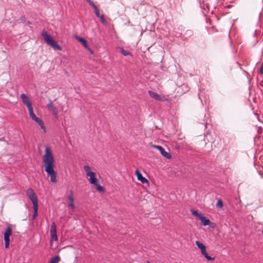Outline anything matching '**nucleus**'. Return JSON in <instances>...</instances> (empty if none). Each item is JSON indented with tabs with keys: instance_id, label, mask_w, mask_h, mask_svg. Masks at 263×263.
Returning <instances> with one entry per match:
<instances>
[{
	"instance_id": "nucleus-1",
	"label": "nucleus",
	"mask_w": 263,
	"mask_h": 263,
	"mask_svg": "<svg viewBox=\"0 0 263 263\" xmlns=\"http://www.w3.org/2000/svg\"><path fill=\"white\" fill-rule=\"evenodd\" d=\"M45 153L43 156V163L45 171L48 177H50V181L55 183L57 180V173L54 170V159L51 149L48 146H45Z\"/></svg>"
},
{
	"instance_id": "nucleus-2",
	"label": "nucleus",
	"mask_w": 263,
	"mask_h": 263,
	"mask_svg": "<svg viewBox=\"0 0 263 263\" xmlns=\"http://www.w3.org/2000/svg\"><path fill=\"white\" fill-rule=\"evenodd\" d=\"M43 36L45 42L54 50H58L61 51L62 48V47L59 45L51 36V35L47 33V31L43 30L41 33Z\"/></svg>"
},
{
	"instance_id": "nucleus-3",
	"label": "nucleus",
	"mask_w": 263,
	"mask_h": 263,
	"mask_svg": "<svg viewBox=\"0 0 263 263\" xmlns=\"http://www.w3.org/2000/svg\"><path fill=\"white\" fill-rule=\"evenodd\" d=\"M26 194L31 201L33 206L38 205V199L34 191L31 189H28L26 191Z\"/></svg>"
},
{
	"instance_id": "nucleus-4",
	"label": "nucleus",
	"mask_w": 263,
	"mask_h": 263,
	"mask_svg": "<svg viewBox=\"0 0 263 263\" xmlns=\"http://www.w3.org/2000/svg\"><path fill=\"white\" fill-rule=\"evenodd\" d=\"M28 111L30 117L36 123H37L40 126L42 129L45 130V128L44 126L43 122L40 118H39L37 117H36L35 115L33 112V107L31 108H29V109H28Z\"/></svg>"
},
{
	"instance_id": "nucleus-5",
	"label": "nucleus",
	"mask_w": 263,
	"mask_h": 263,
	"mask_svg": "<svg viewBox=\"0 0 263 263\" xmlns=\"http://www.w3.org/2000/svg\"><path fill=\"white\" fill-rule=\"evenodd\" d=\"M50 233L51 236L50 242L51 241H57L58 238L57 234L56 224L54 222H52L51 223Z\"/></svg>"
},
{
	"instance_id": "nucleus-6",
	"label": "nucleus",
	"mask_w": 263,
	"mask_h": 263,
	"mask_svg": "<svg viewBox=\"0 0 263 263\" xmlns=\"http://www.w3.org/2000/svg\"><path fill=\"white\" fill-rule=\"evenodd\" d=\"M148 92L149 96L156 101H164L165 100L164 97L159 95L154 91L149 90Z\"/></svg>"
},
{
	"instance_id": "nucleus-7",
	"label": "nucleus",
	"mask_w": 263,
	"mask_h": 263,
	"mask_svg": "<svg viewBox=\"0 0 263 263\" xmlns=\"http://www.w3.org/2000/svg\"><path fill=\"white\" fill-rule=\"evenodd\" d=\"M21 98L22 99L24 104L27 106L28 109L32 108V103L30 101L29 99L25 93H22L21 95Z\"/></svg>"
},
{
	"instance_id": "nucleus-8",
	"label": "nucleus",
	"mask_w": 263,
	"mask_h": 263,
	"mask_svg": "<svg viewBox=\"0 0 263 263\" xmlns=\"http://www.w3.org/2000/svg\"><path fill=\"white\" fill-rule=\"evenodd\" d=\"M153 147L159 150L161 154L165 158L167 159H171L172 158V156L171 154L167 152H166L165 149L160 145H154Z\"/></svg>"
},
{
	"instance_id": "nucleus-9",
	"label": "nucleus",
	"mask_w": 263,
	"mask_h": 263,
	"mask_svg": "<svg viewBox=\"0 0 263 263\" xmlns=\"http://www.w3.org/2000/svg\"><path fill=\"white\" fill-rule=\"evenodd\" d=\"M89 181L91 184H93L96 187L98 191L101 192H104V188L98 183V180L96 178L91 179Z\"/></svg>"
},
{
	"instance_id": "nucleus-10",
	"label": "nucleus",
	"mask_w": 263,
	"mask_h": 263,
	"mask_svg": "<svg viewBox=\"0 0 263 263\" xmlns=\"http://www.w3.org/2000/svg\"><path fill=\"white\" fill-rule=\"evenodd\" d=\"M12 234V228H11V225L9 224L6 229V232L4 233V240H10L9 237Z\"/></svg>"
},
{
	"instance_id": "nucleus-11",
	"label": "nucleus",
	"mask_w": 263,
	"mask_h": 263,
	"mask_svg": "<svg viewBox=\"0 0 263 263\" xmlns=\"http://www.w3.org/2000/svg\"><path fill=\"white\" fill-rule=\"evenodd\" d=\"M135 174L137 177V179L140 181L142 183H145L148 182L147 179L144 177L138 170H136Z\"/></svg>"
},
{
	"instance_id": "nucleus-12",
	"label": "nucleus",
	"mask_w": 263,
	"mask_h": 263,
	"mask_svg": "<svg viewBox=\"0 0 263 263\" xmlns=\"http://www.w3.org/2000/svg\"><path fill=\"white\" fill-rule=\"evenodd\" d=\"M67 199L69 200V203L68 204V206L70 207L72 210H74L75 208L74 205V199L73 197V192L72 191H70V195L68 196Z\"/></svg>"
},
{
	"instance_id": "nucleus-13",
	"label": "nucleus",
	"mask_w": 263,
	"mask_h": 263,
	"mask_svg": "<svg viewBox=\"0 0 263 263\" xmlns=\"http://www.w3.org/2000/svg\"><path fill=\"white\" fill-rule=\"evenodd\" d=\"M75 39L77 40H78L79 42L81 43L85 48H88V46L87 45V42L84 39L80 37L78 35H76Z\"/></svg>"
},
{
	"instance_id": "nucleus-14",
	"label": "nucleus",
	"mask_w": 263,
	"mask_h": 263,
	"mask_svg": "<svg viewBox=\"0 0 263 263\" xmlns=\"http://www.w3.org/2000/svg\"><path fill=\"white\" fill-rule=\"evenodd\" d=\"M199 219L201 220V222L203 226H208L210 223V220L202 215L200 217H199Z\"/></svg>"
},
{
	"instance_id": "nucleus-15",
	"label": "nucleus",
	"mask_w": 263,
	"mask_h": 263,
	"mask_svg": "<svg viewBox=\"0 0 263 263\" xmlns=\"http://www.w3.org/2000/svg\"><path fill=\"white\" fill-rule=\"evenodd\" d=\"M196 244L197 246V247L199 248V249H200L201 254L203 253H204V252L206 251V247L204 244L200 242L199 241L197 240L196 241Z\"/></svg>"
},
{
	"instance_id": "nucleus-16",
	"label": "nucleus",
	"mask_w": 263,
	"mask_h": 263,
	"mask_svg": "<svg viewBox=\"0 0 263 263\" xmlns=\"http://www.w3.org/2000/svg\"><path fill=\"white\" fill-rule=\"evenodd\" d=\"M47 107L49 110H51L54 115L57 114V108L53 105V103L50 101V103L47 105Z\"/></svg>"
},
{
	"instance_id": "nucleus-17",
	"label": "nucleus",
	"mask_w": 263,
	"mask_h": 263,
	"mask_svg": "<svg viewBox=\"0 0 263 263\" xmlns=\"http://www.w3.org/2000/svg\"><path fill=\"white\" fill-rule=\"evenodd\" d=\"M60 260V257L59 255H57L54 257L51 258L48 263H59Z\"/></svg>"
},
{
	"instance_id": "nucleus-18",
	"label": "nucleus",
	"mask_w": 263,
	"mask_h": 263,
	"mask_svg": "<svg viewBox=\"0 0 263 263\" xmlns=\"http://www.w3.org/2000/svg\"><path fill=\"white\" fill-rule=\"evenodd\" d=\"M120 52L124 56L132 55L131 53L129 51L124 50L122 47L120 48Z\"/></svg>"
},
{
	"instance_id": "nucleus-19",
	"label": "nucleus",
	"mask_w": 263,
	"mask_h": 263,
	"mask_svg": "<svg viewBox=\"0 0 263 263\" xmlns=\"http://www.w3.org/2000/svg\"><path fill=\"white\" fill-rule=\"evenodd\" d=\"M202 254L208 260L212 261V260H215V257H212L209 256V254L207 253L206 251L205 252H204V253H203Z\"/></svg>"
},
{
	"instance_id": "nucleus-20",
	"label": "nucleus",
	"mask_w": 263,
	"mask_h": 263,
	"mask_svg": "<svg viewBox=\"0 0 263 263\" xmlns=\"http://www.w3.org/2000/svg\"><path fill=\"white\" fill-rule=\"evenodd\" d=\"M202 254L208 260L212 261V260H215V257H212L209 256V254L207 253L206 251L205 252H204V253H203Z\"/></svg>"
},
{
	"instance_id": "nucleus-21",
	"label": "nucleus",
	"mask_w": 263,
	"mask_h": 263,
	"mask_svg": "<svg viewBox=\"0 0 263 263\" xmlns=\"http://www.w3.org/2000/svg\"><path fill=\"white\" fill-rule=\"evenodd\" d=\"M33 209L34 212L32 216V219H34L36 218V217L37 215L38 205L33 206Z\"/></svg>"
},
{
	"instance_id": "nucleus-22",
	"label": "nucleus",
	"mask_w": 263,
	"mask_h": 263,
	"mask_svg": "<svg viewBox=\"0 0 263 263\" xmlns=\"http://www.w3.org/2000/svg\"><path fill=\"white\" fill-rule=\"evenodd\" d=\"M191 212L193 215L197 217L198 219L200 216H201L202 214L198 213L197 211H195L194 210H191Z\"/></svg>"
},
{
	"instance_id": "nucleus-23",
	"label": "nucleus",
	"mask_w": 263,
	"mask_h": 263,
	"mask_svg": "<svg viewBox=\"0 0 263 263\" xmlns=\"http://www.w3.org/2000/svg\"><path fill=\"white\" fill-rule=\"evenodd\" d=\"M223 206V202L221 200L219 199L216 204V207L222 208Z\"/></svg>"
},
{
	"instance_id": "nucleus-24",
	"label": "nucleus",
	"mask_w": 263,
	"mask_h": 263,
	"mask_svg": "<svg viewBox=\"0 0 263 263\" xmlns=\"http://www.w3.org/2000/svg\"><path fill=\"white\" fill-rule=\"evenodd\" d=\"M94 9V13L97 17L100 16L101 14L100 13L99 9L97 7H95Z\"/></svg>"
},
{
	"instance_id": "nucleus-25",
	"label": "nucleus",
	"mask_w": 263,
	"mask_h": 263,
	"mask_svg": "<svg viewBox=\"0 0 263 263\" xmlns=\"http://www.w3.org/2000/svg\"><path fill=\"white\" fill-rule=\"evenodd\" d=\"M98 17L100 18V21L101 22V23L103 24H105L106 23V21L105 20V19L104 18V15L103 14H101L100 16H99Z\"/></svg>"
},
{
	"instance_id": "nucleus-26",
	"label": "nucleus",
	"mask_w": 263,
	"mask_h": 263,
	"mask_svg": "<svg viewBox=\"0 0 263 263\" xmlns=\"http://www.w3.org/2000/svg\"><path fill=\"white\" fill-rule=\"evenodd\" d=\"M86 2L91 6L93 8H95L97 6L95 5L93 2L91 0H86Z\"/></svg>"
},
{
	"instance_id": "nucleus-27",
	"label": "nucleus",
	"mask_w": 263,
	"mask_h": 263,
	"mask_svg": "<svg viewBox=\"0 0 263 263\" xmlns=\"http://www.w3.org/2000/svg\"><path fill=\"white\" fill-rule=\"evenodd\" d=\"M84 169L85 171L86 172V174H87V172H90V167L88 165H85L84 166Z\"/></svg>"
},
{
	"instance_id": "nucleus-28",
	"label": "nucleus",
	"mask_w": 263,
	"mask_h": 263,
	"mask_svg": "<svg viewBox=\"0 0 263 263\" xmlns=\"http://www.w3.org/2000/svg\"><path fill=\"white\" fill-rule=\"evenodd\" d=\"M5 241V247L6 248H9L10 240H4Z\"/></svg>"
},
{
	"instance_id": "nucleus-29",
	"label": "nucleus",
	"mask_w": 263,
	"mask_h": 263,
	"mask_svg": "<svg viewBox=\"0 0 263 263\" xmlns=\"http://www.w3.org/2000/svg\"><path fill=\"white\" fill-rule=\"evenodd\" d=\"M87 175L88 177H90L91 176L96 175V174H95V173L90 171V172H87Z\"/></svg>"
},
{
	"instance_id": "nucleus-30",
	"label": "nucleus",
	"mask_w": 263,
	"mask_h": 263,
	"mask_svg": "<svg viewBox=\"0 0 263 263\" xmlns=\"http://www.w3.org/2000/svg\"><path fill=\"white\" fill-rule=\"evenodd\" d=\"M259 72L260 74H263V62L261 64Z\"/></svg>"
},
{
	"instance_id": "nucleus-31",
	"label": "nucleus",
	"mask_w": 263,
	"mask_h": 263,
	"mask_svg": "<svg viewBox=\"0 0 263 263\" xmlns=\"http://www.w3.org/2000/svg\"><path fill=\"white\" fill-rule=\"evenodd\" d=\"M95 178H96V175L91 176L89 177V180H90L92 179Z\"/></svg>"
},
{
	"instance_id": "nucleus-32",
	"label": "nucleus",
	"mask_w": 263,
	"mask_h": 263,
	"mask_svg": "<svg viewBox=\"0 0 263 263\" xmlns=\"http://www.w3.org/2000/svg\"><path fill=\"white\" fill-rule=\"evenodd\" d=\"M87 49H88L89 50V51L90 52V53L92 54L93 53V51L92 50L89 48V47L88 46V48H86Z\"/></svg>"
},
{
	"instance_id": "nucleus-33",
	"label": "nucleus",
	"mask_w": 263,
	"mask_h": 263,
	"mask_svg": "<svg viewBox=\"0 0 263 263\" xmlns=\"http://www.w3.org/2000/svg\"><path fill=\"white\" fill-rule=\"evenodd\" d=\"M227 7L228 8H230L231 7V5H228V6H227Z\"/></svg>"
},
{
	"instance_id": "nucleus-34",
	"label": "nucleus",
	"mask_w": 263,
	"mask_h": 263,
	"mask_svg": "<svg viewBox=\"0 0 263 263\" xmlns=\"http://www.w3.org/2000/svg\"><path fill=\"white\" fill-rule=\"evenodd\" d=\"M146 263H150L148 261H146Z\"/></svg>"
},
{
	"instance_id": "nucleus-35",
	"label": "nucleus",
	"mask_w": 263,
	"mask_h": 263,
	"mask_svg": "<svg viewBox=\"0 0 263 263\" xmlns=\"http://www.w3.org/2000/svg\"><path fill=\"white\" fill-rule=\"evenodd\" d=\"M262 233L263 234V230H262Z\"/></svg>"
}]
</instances>
